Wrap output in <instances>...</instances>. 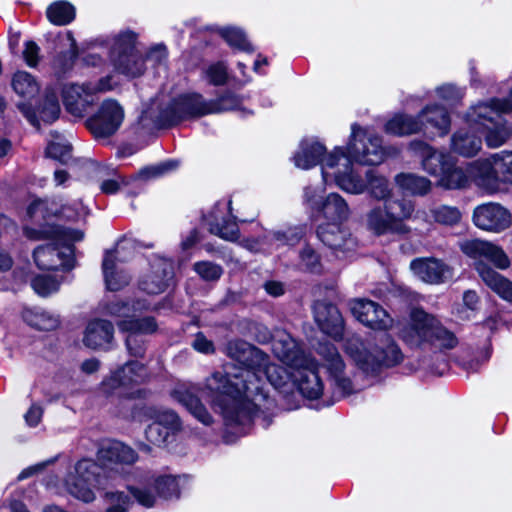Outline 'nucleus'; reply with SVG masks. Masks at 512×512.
<instances>
[{
  "instance_id": "obj_19",
  "label": "nucleus",
  "mask_w": 512,
  "mask_h": 512,
  "mask_svg": "<svg viewBox=\"0 0 512 512\" xmlns=\"http://www.w3.org/2000/svg\"><path fill=\"white\" fill-rule=\"evenodd\" d=\"M318 353L322 357L339 395L342 397L350 395L354 391L353 384L344 375L345 364L336 347L332 344L324 343L319 346Z\"/></svg>"
},
{
  "instance_id": "obj_21",
  "label": "nucleus",
  "mask_w": 512,
  "mask_h": 512,
  "mask_svg": "<svg viewBox=\"0 0 512 512\" xmlns=\"http://www.w3.org/2000/svg\"><path fill=\"white\" fill-rule=\"evenodd\" d=\"M473 222L482 230L501 232L511 225V215L500 204L486 203L474 209Z\"/></svg>"
},
{
  "instance_id": "obj_48",
  "label": "nucleus",
  "mask_w": 512,
  "mask_h": 512,
  "mask_svg": "<svg viewBox=\"0 0 512 512\" xmlns=\"http://www.w3.org/2000/svg\"><path fill=\"white\" fill-rule=\"evenodd\" d=\"M209 231L227 241H236L239 236L237 223L230 220H225L222 224L210 223Z\"/></svg>"
},
{
  "instance_id": "obj_49",
  "label": "nucleus",
  "mask_w": 512,
  "mask_h": 512,
  "mask_svg": "<svg viewBox=\"0 0 512 512\" xmlns=\"http://www.w3.org/2000/svg\"><path fill=\"white\" fill-rule=\"evenodd\" d=\"M209 102L212 104V114L231 111L241 105V99L231 92H227L217 99L209 100Z\"/></svg>"
},
{
  "instance_id": "obj_29",
  "label": "nucleus",
  "mask_w": 512,
  "mask_h": 512,
  "mask_svg": "<svg viewBox=\"0 0 512 512\" xmlns=\"http://www.w3.org/2000/svg\"><path fill=\"white\" fill-rule=\"evenodd\" d=\"M410 268L414 275L420 280L430 284H439L450 276L448 266L435 258H417L414 259Z\"/></svg>"
},
{
  "instance_id": "obj_50",
  "label": "nucleus",
  "mask_w": 512,
  "mask_h": 512,
  "mask_svg": "<svg viewBox=\"0 0 512 512\" xmlns=\"http://www.w3.org/2000/svg\"><path fill=\"white\" fill-rule=\"evenodd\" d=\"M156 489L158 495L170 499L179 496V485L176 477L162 476L156 480Z\"/></svg>"
},
{
  "instance_id": "obj_28",
  "label": "nucleus",
  "mask_w": 512,
  "mask_h": 512,
  "mask_svg": "<svg viewBox=\"0 0 512 512\" xmlns=\"http://www.w3.org/2000/svg\"><path fill=\"white\" fill-rule=\"evenodd\" d=\"M200 388L196 385L179 386L173 392L172 396L176 401L182 404L199 422L206 426L213 423V417L202 404L197 393Z\"/></svg>"
},
{
  "instance_id": "obj_6",
  "label": "nucleus",
  "mask_w": 512,
  "mask_h": 512,
  "mask_svg": "<svg viewBox=\"0 0 512 512\" xmlns=\"http://www.w3.org/2000/svg\"><path fill=\"white\" fill-rule=\"evenodd\" d=\"M504 99H493L490 103H480L470 108L466 115L468 125L478 128L484 135L486 145L489 148H498L512 137V126L508 125L501 117V106Z\"/></svg>"
},
{
  "instance_id": "obj_1",
  "label": "nucleus",
  "mask_w": 512,
  "mask_h": 512,
  "mask_svg": "<svg viewBox=\"0 0 512 512\" xmlns=\"http://www.w3.org/2000/svg\"><path fill=\"white\" fill-rule=\"evenodd\" d=\"M228 353L242 366L234 373H213L206 379L202 394L219 410L227 424L246 425L261 418L263 426L267 427L270 420L265 412L272 408L273 400L265 391L263 377L275 389L284 390L294 383L295 370L267 363L266 355L246 342L230 343Z\"/></svg>"
},
{
  "instance_id": "obj_17",
  "label": "nucleus",
  "mask_w": 512,
  "mask_h": 512,
  "mask_svg": "<svg viewBox=\"0 0 512 512\" xmlns=\"http://www.w3.org/2000/svg\"><path fill=\"white\" fill-rule=\"evenodd\" d=\"M124 120V110L120 104L112 99L105 100L98 114L88 121V127L97 138H106L113 135Z\"/></svg>"
},
{
  "instance_id": "obj_37",
  "label": "nucleus",
  "mask_w": 512,
  "mask_h": 512,
  "mask_svg": "<svg viewBox=\"0 0 512 512\" xmlns=\"http://www.w3.org/2000/svg\"><path fill=\"white\" fill-rule=\"evenodd\" d=\"M325 147L316 141L304 140L301 142L299 150L294 156L295 165L301 169H310L319 163L322 165L328 155L325 154Z\"/></svg>"
},
{
  "instance_id": "obj_64",
  "label": "nucleus",
  "mask_w": 512,
  "mask_h": 512,
  "mask_svg": "<svg viewBox=\"0 0 512 512\" xmlns=\"http://www.w3.org/2000/svg\"><path fill=\"white\" fill-rule=\"evenodd\" d=\"M112 78L110 76L104 77L100 79L97 83L88 82L94 97L96 98V94L100 92L110 91L113 88L111 84Z\"/></svg>"
},
{
  "instance_id": "obj_11",
  "label": "nucleus",
  "mask_w": 512,
  "mask_h": 512,
  "mask_svg": "<svg viewBox=\"0 0 512 512\" xmlns=\"http://www.w3.org/2000/svg\"><path fill=\"white\" fill-rule=\"evenodd\" d=\"M350 141L345 154L363 165H378L385 159V150L380 137L369 134L357 124H353Z\"/></svg>"
},
{
  "instance_id": "obj_36",
  "label": "nucleus",
  "mask_w": 512,
  "mask_h": 512,
  "mask_svg": "<svg viewBox=\"0 0 512 512\" xmlns=\"http://www.w3.org/2000/svg\"><path fill=\"white\" fill-rule=\"evenodd\" d=\"M98 458L105 465L132 464L137 460L136 452L122 442L112 441L101 447Z\"/></svg>"
},
{
  "instance_id": "obj_35",
  "label": "nucleus",
  "mask_w": 512,
  "mask_h": 512,
  "mask_svg": "<svg viewBox=\"0 0 512 512\" xmlns=\"http://www.w3.org/2000/svg\"><path fill=\"white\" fill-rule=\"evenodd\" d=\"M476 130L478 128L469 125L468 129L457 131L451 138V149L463 157L477 155L482 148V138L476 135Z\"/></svg>"
},
{
  "instance_id": "obj_22",
  "label": "nucleus",
  "mask_w": 512,
  "mask_h": 512,
  "mask_svg": "<svg viewBox=\"0 0 512 512\" xmlns=\"http://www.w3.org/2000/svg\"><path fill=\"white\" fill-rule=\"evenodd\" d=\"M172 263L159 259L154 261L149 270L139 280V288L148 294H160L164 292L173 279Z\"/></svg>"
},
{
  "instance_id": "obj_7",
  "label": "nucleus",
  "mask_w": 512,
  "mask_h": 512,
  "mask_svg": "<svg viewBox=\"0 0 512 512\" xmlns=\"http://www.w3.org/2000/svg\"><path fill=\"white\" fill-rule=\"evenodd\" d=\"M400 336L411 346H419L424 342H429L442 349H452L458 343L453 332L422 309L412 310L410 321L401 329Z\"/></svg>"
},
{
  "instance_id": "obj_24",
  "label": "nucleus",
  "mask_w": 512,
  "mask_h": 512,
  "mask_svg": "<svg viewBox=\"0 0 512 512\" xmlns=\"http://www.w3.org/2000/svg\"><path fill=\"white\" fill-rule=\"evenodd\" d=\"M62 100L71 115L83 117L96 99L88 83H68L62 88Z\"/></svg>"
},
{
  "instance_id": "obj_47",
  "label": "nucleus",
  "mask_w": 512,
  "mask_h": 512,
  "mask_svg": "<svg viewBox=\"0 0 512 512\" xmlns=\"http://www.w3.org/2000/svg\"><path fill=\"white\" fill-rule=\"evenodd\" d=\"M220 35L232 47L243 51H251L252 47L247 41L244 32L241 29L227 27L220 30Z\"/></svg>"
},
{
  "instance_id": "obj_23",
  "label": "nucleus",
  "mask_w": 512,
  "mask_h": 512,
  "mask_svg": "<svg viewBox=\"0 0 512 512\" xmlns=\"http://www.w3.org/2000/svg\"><path fill=\"white\" fill-rule=\"evenodd\" d=\"M131 496H134L139 504L148 508L154 505L156 499L147 489L129 487L128 492L106 491L103 495L107 505L106 512H127L132 504Z\"/></svg>"
},
{
  "instance_id": "obj_61",
  "label": "nucleus",
  "mask_w": 512,
  "mask_h": 512,
  "mask_svg": "<svg viewBox=\"0 0 512 512\" xmlns=\"http://www.w3.org/2000/svg\"><path fill=\"white\" fill-rule=\"evenodd\" d=\"M321 198L319 196V191L317 188L312 186H307L304 189V202L313 210L316 211L317 206L320 204Z\"/></svg>"
},
{
  "instance_id": "obj_52",
  "label": "nucleus",
  "mask_w": 512,
  "mask_h": 512,
  "mask_svg": "<svg viewBox=\"0 0 512 512\" xmlns=\"http://www.w3.org/2000/svg\"><path fill=\"white\" fill-rule=\"evenodd\" d=\"M194 270L205 281L218 280L223 272L221 266L209 261L196 262Z\"/></svg>"
},
{
  "instance_id": "obj_27",
  "label": "nucleus",
  "mask_w": 512,
  "mask_h": 512,
  "mask_svg": "<svg viewBox=\"0 0 512 512\" xmlns=\"http://www.w3.org/2000/svg\"><path fill=\"white\" fill-rule=\"evenodd\" d=\"M313 310L315 321L323 333L334 339L342 337L343 319L335 305L317 302L314 304Z\"/></svg>"
},
{
  "instance_id": "obj_9",
  "label": "nucleus",
  "mask_w": 512,
  "mask_h": 512,
  "mask_svg": "<svg viewBox=\"0 0 512 512\" xmlns=\"http://www.w3.org/2000/svg\"><path fill=\"white\" fill-rule=\"evenodd\" d=\"M413 212L414 204L410 200L385 201L383 206H376L367 213V227L376 235L407 234L410 228L405 221Z\"/></svg>"
},
{
  "instance_id": "obj_20",
  "label": "nucleus",
  "mask_w": 512,
  "mask_h": 512,
  "mask_svg": "<svg viewBox=\"0 0 512 512\" xmlns=\"http://www.w3.org/2000/svg\"><path fill=\"white\" fill-rule=\"evenodd\" d=\"M353 316L364 325L374 330H387L393 320L386 310L376 302L366 299H355L350 302Z\"/></svg>"
},
{
  "instance_id": "obj_56",
  "label": "nucleus",
  "mask_w": 512,
  "mask_h": 512,
  "mask_svg": "<svg viewBox=\"0 0 512 512\" xmlns=\"http://www.w3.org/2000/svg\"><path fill=\"white\" fill-rule=\"evenodd\" d=\"M302 265L311 272H317L320 267L318 254L310 246H305L300 252Z\"/></svg>"
},
{
  "instance_id": "obj_58",
  "label": "nucleus",
  "mask_w": 512,
  "mask_h": 512,
  "mask_svg": "<svg viewBox=\"0 0 512 512\" xmlns=\"http://www.w3.org/2000/svg\"><path fill=\"white\" fill-rule=\"evenodd\" d=\"M39 46L33 42L28 41L25 43V48L23 50V57L26 64L30 67H35L39 62Z\"/></svg>"
},
{
  "instance_id": "obj_34",
  "label": "nucleus",
  "mask_w": 512,
  "mask_h": 512,
  "mask_svg": "<svg viewBox=\"0 0 512 512\" xmlns=\"http://www.w3.org/2000/svg\"><path fill=\"white\" fill-rule=\"evenodd\" d=\"M315 212L327 222H344L350 215L347 202L338 193H330L323 198Z\"/></svg>"
},
{
  "instance_id": "obj_5",
  "label": "nucleus",
  "mask_w": 512,
  "mask_h": 512,
  "mask_svg": "<svg viewBox=\"0 0 512 512\" xmlns=\"http://www.w3.org/2000/svg\"><path fill=\"white\" fill-rule=\"evenodd\" d=\"M346 352L365 373H376L381 368L392 367L402 362L403 354L396 342L382 335L374 343L364 346L358 338L347 341Z\"/></svg>"
},
{
  "instance_id": "obj_30",
  "label": "nucleus",
  "mask_w": 512,
  "mask_h": 512,
  "mask_svg": "<svg viewBox=\"0 0 512 512\" xmlns=\"http://www.w3.org/2000/svg\"><path fill=\"white\" fill-rule=\"evenodd\" d=\"M343 222H326L318 227L319 239L334 250H351L355 246L350 233L342 227Z\"/></svg>"
},
{
  "instance_id": "obj_13",
  "label": "nucleus",
  "mask_w": 512,
  "mask_h": 512,
  "mask_svg": "<svg viewBox=\"0 0 512 512\" xmlns=\"http://www.w3.org/2000/svg\"><path fill=\"white\" fill-rule=\"evenodd\" d=\"M147 309L144 302L137 301L133 304L124 301H115L107 305V313L123 318L118 322V327L122 331L130 334H148L153 333L157 329V324L152 317L138 318L137 312Z\"/></svg>"
},
{
  "instance_id": "obj_63",
  "label": "nucleus",
  "mask_w": 512,
  "mask_h": 512,
  "mask_svg": "<svg viewBox=\"0 0 512 512\" xmlns=\"http://www.w3.org/2000/svg\"><path fill=\"white\" fill-rule=\"evenodd\" d=\"M42 414L43 409L40 406L33 404L25 414V420L28 425L36 426L40 422Z\"/></svg>"
},
{
  "instance_id": "obj_39",
  "label": "nucleus",
  "mask_w": 512,
  "mask_h": 512,
  "mask_svg": "<svg viewBox=\"0 0 512 512\" xmlns=\"http://www.w3.org/2000/svg\"><path fill=\"white\" fill-rule=\"evenodd\" d=\"M423 125L424 122H419L418 116L398 114L386 123L385 131L389 134L404 136L421 132Z\"/></svg>"
},
{
  "instance_id": "obj_60",
  "label": "nucleus",
  "mask_w": 512,
  "mask_h": 512,
  "mask_svg": "<svg viewBox=\"0 0 512 512\" xmlns=\"http://www.w3.org/2000/svg\"><path fill=\"white\" fill-rule=\"evenodd\" d=\"M192 347L196 351H198L200 353H204V354H210V353L214 352L213 342L208 340L205 337V335L201 332H199L195 335V338L192 342Z\"/></svg>"
},
{
  "instance_id": "obj_8",
  "label": "nucleus",
  "mask_w": 512,
  "mask_h": 512,
  "mask_svg": "<svg viewBox=\"0 0 512 512\" xmlns=\"http://www.w3.org/2000/svg\"><path fill=\"white\" fill-rule=\"evenodd\" d=\"M475 184L488 193H496L502 184L512 185V151H501L469 164Z\"/></svg>"
},
{
  "instance_id": "obj_41",
  "label": "nucleus",
  "mask_w": 512,
  "mask_h": 512,
  "mask_svg": "<svg viewBox=\"0 0 512 512\" xmlns=\"http://www.w3.org/2000/svg\"><path fill=\"white\" fill-rule=\"evenodd\" d=\"M14 91L21 97L28 100L38 95L40 87L35 78L25 71H18L12 79Z\"/></svg>"
},
{
  "instance_id": "obj_38",
  "label": "nucleus",
  "mask_w": 512,
  "mask_h": 512,
  "mask_svg": "<svg viewBox=\"0 0 512 512\" xmlns=\"http://www.w3.org/2000/svg\"><path fill=\"white\" fill-rule=\"evenodd\" d=\"M366 191L369 195L379 201H392V187L389 180L379 172L370 169L365 174Z\"/></svg>"
},
{
  "instance_id": "obj_46",
  "label": "nucleus",
  "mask_w": 512,
  "mask_h": 512,
  "mask_svg": "<svg viewBox=\"0 0 512 512\" xmlns=\"http://www.w3.org/2000/svg\"><path fill=\"white\" fill-rule=\"evenodd\" d=\"M25 317L30 325L39 330H52L58 326L57 317L43 310L28 313Z\"/></svg>"
},
{
  "instance_id": "obj_53",
  "label": "nucleus",
  "mask_w": 512,
  "mask_h": 512,
  "mask_svg": "<svg viewBox=\"0 0 512 512\" xmlns=\"http://www.w3.org/2000/svg\"><path fill=\"white\" fill-rule=\"evenodd\" d=\"M60 113V105L54 93L47 94L43 107L40 111V117L45 122H53Z\"/></svg>"
},
{
  "instance_id": "obj_42",
  "label": "nucleus",
  "mask_w": 512,
  "mask_h": 512,
  "mask_svg": "<svg viewBox=\"0 0 512 512\" xmlns=\"http://www.w3.org/2000/svg\"><path fill=\"white\" fill-rule=\"evenodd\" d=\"M430 215L435 223L454 227L462 220V212L456 206L439 205L430 209Z\"/></svg>"
},
{
  "instance_id": "obj_54",
  "label": "nucleus",
  "mask_w": 512,
  "mask_h": 512,
  "mask_svg": "<svg viewBox=\"0 0 512 512\" xmlns=\"http://www.w3.org/2000/svg\"><path fill=\"white\" fill-rule=\"evenodd\" d=\"M170 432L165 426L152 422L145 430L146 439L155 446H161L166 443Z\"/></svg>"
},
{
  "instance_id": "obj_10",
  "label": "nucleus",
  "mask_w": 512,
  "mask_h": 512,
  "mask_svg": "<svg viewBox=\"0 0 512 512\" xmlns=\"http://www.w3.org/2000/svg\"><path fill=\"white\" fill-rule=\"evenodd\" d=\"M351 162L344 148H335L325 159L322 177L326 184L334 182L341 190L359 195L366 191L365 179L354 171Z\"/></svg>"
},
{
  "instance_id": "obj_43",
  "label": "nucleus",
  "mask_w": 512,
  "mask_h": 512,
  "mask_svg": "<svg viewBox=\"0 0 512 512\" xmlns=\"http://www.w3.org/2000/svg\"><path fill=\"white\" fill-rule=\"evenodd\" d=\"M47 17L53 24L66 25L75 18V8L65 1L55 2L48 7Z\"/></svg>"
},
{
  "instance_id": "obj_32",
  "label": "nucleus",
  "mask_w": 512,
  "mask_h": 512,
  "mask_svg": "<svg viewBox=\"0 0 512 512\" xmlns=\"http://www.w3.org/2000/svg\"><path fill=\"white\" fill-rule=\"evenodd\" d=\"M114 328L107 320H94L85 330L84 344L92 349H106L113 339Z\"/></svg>"
},
{
  "instance_id": "obj_2",
  "label": "nucleus",
  "mask_w": 512,
  "mask_h": 512,
  "mask_svg": "<svg viewBox=\"0 0 512 512\" xmlns=\"http://www.w3.org/2000/svg\"><path fill=\"white\" fill-rule=\"evenodd\" d=\"M462 251L474 259L476 270L482 281L501 299L512 303V281L485 264L481 259L485 258L498 269L505 270L510 266V260L506 253L497 245L482 241L469 240L462 244Z\"/></svg>"
},
{
  "instance_id": "obj_40",
  "label": "nucleus",
  "mask_w": 512,
  "mask_h": 512,
  "mask_svg": "<svg viewBox=\"0 0 512 512\" xmlns=\"http://www.w3.org/2000/svg\"><path fill=\"white\" fill-rule=\"evenodd\" d=\"M397 186L412 195L423 196L431 190V181L426 177L412 173H400L395 177Z\"/></svg>"
},
{
  "instance_id": "obj_45",
  "label": "nucleus",
  "mask_w": 512,
  "mask_h": 512,
  "mask_svg": "<svg viewBox=\"0 0 512 512\" xmlns=\"http://www.w3.org/2000/svg\"><path fill=\"white\" fill-rule=\"evenodd\" d=\"M178 166L179 162L177 160H166L164 162L143 168L140 170L139 176L145 180L159 178L171 171L176 170Z\"/></svg>"
},
{
  "instance_id": "obj_33",
  "label": "nucleus",
  "mask_w": 512,
  "mask_h": 512,
  "mask_svg": "<svg viewBox=\"0 0 512 512\" xmlns=\"http://www.w3.org/2000/svg\"><path fill=\"white\" fill-rule=\"evenodd\" d=\"M419 122H424L423 130H431L432 133H438L443 136L450 130L451 120L448 112L441 106H426L418 114Z\"/></svg>"
},
{
  "instance_id": "obj_57",
  "label": "nucleus",
  "mask_w": 512,
  "mask_h": 512,
  "mask_svg": "<svg viewBox=\"0 0 512 512\" xmlns=\"http://www.w3.org/2000/svg\"><path fill=\"white\" fill-rule=\"evenodd\" d=\"M437 93L440 98L446 100L447 102L453 104L459 101L463 93L460 89L456 88L451 84L443 85L437 89Z\"/></svg>"
},
{
  "instance_id": "obj_16",
  "label": "nucleus",
  "mask_w": 512,
  "mask_h": 512,
  "mask_svg": "<svg viewBox=\"0 0 512 512\" xmlns=\"http://www.w3.org/2000/svg\"><path fill=\"white\" fill-rule=\"evenodd\" d=\"M211 103L197 93L184 94L174 99L160 122L174 124L178 121L212 114Z\"/></svg>"
},
{
  "instance_id": "obj_59",
  "label": "nucleus",
  "mask_w": 512,
  "mask_h": 512,
  "mask_svg": "<svg viewBox=\"0 0 512 512\" xmlns=\"http://www.w3.org/2000/svg\"><path fill=\"white\" fill-rule=\"evenodd\" d=\"M126 346L132 356L142 357L145 353V347L139 335L129 334L126 338Z\"/></svg>"
},
{
  "instance_id": "obj_12",
  "label": "nucleus",
  "mask_w": 512,
  "mask_h": 512,
  "mask_svg": "<svg viewBox=\"0 0 512 512\" xmlns=\"http://www.w3.org/2000/svg\"><path fill=\"white\" fill-rule=\"evenodd\" d=\"M136 34L128 31L118 35L111 50V61L115 70L128 77H138L144 73L142 56L135 49Z\"/></svg>"
},
{
  "instance_id": "obj_15",
  "label": "nucleus",
  "mask_w": 512,
  "mask_h": 512,
  "mask_svg": "<svg viewBox=\"0 0 512 512\" xmlns=\"http://www.w3.org/2000/svg\"><path fill=\"white\" fill-rule=\"evenodd\" d=\"M100 467L92 460L83 459L77 462L74 471L65 480L67 491L75 498L84 502L95 499L93 488L98 484Z\"/></svg>"
},
{
  "instance_id": "obj_14",
  "label": "nucleus",
  "mask_w": 512,
  "mask_h": 512,
  "mask_svg": "<svg viewBox=\"0 0 512 512\" xmlns=\"http://www.w3.org/2000/svg\"><path fill=\"white\" fill-rule=\"evenodd\" d=\"M149 378L146 367L136 361L128 362L102 382L107 394L117 393L128 398L140 397V390L128 391L133 385L145 382Z\"/></svg>"
},
{
  "instance_id": "obj_3",
  "label": "nucleus",
  "mask_w": 512,
  "mask_h": 512,
  "mask_svg": "<svg viewBox=\"0 0 512 512\" xmlns=\"http://www.w3.org/2000/svg\"><path fill=\"white\" fill-rule=\"evenodd\" d=\"M24 233L32 240L53 239L57 244L65 246L67 252L61 251L55 245L39 246L34 250L35 263L43 270L71 269L72 250L70 244L84 238V233L80 230L59 226H48L41 230L25 228Z\"/></svg>"
},
{
  "instance_id": "obj_51",
  "label": "nucleus",
  "mask_w": 512,
  "mask_h": 512,
  "mask_svg": "<svg viewBox=\"0 0 512 512\" xmlns=\"http://www.w3.org/2000/svg\"><path fill=\"white\" fill-rule=\"evenodd\" d=\"M32 288L38 295L45 297L59 289V282L54 277L36 276L32 280Z\"/></svg>"
},
{
  "instance_id": "obj_62",
  "label": "nucleus",
  "mask_w": 512,
  "mask_h": 512,
  "mask_svg": "<svg viewBox=\"0 0 512 512\" xmlns=\"http://www.w3.org/2000/svg\"><path fill=\"white\" fill-rule=\"evenodd\" d=\"M166 58L167 49L163 44H157L153 46L147 54V59L156 64H161L163 61L166 60Z\"/></svg>"
},
{
  "instance_id": "obj_55",
  "label": "nucleus",
  "mask_w": 512,
  "mask_h": 512,
  "mask_svg": "<svg viewBox=\"0 0 512 512\" xmlns=\"http://www.w3.org/2000/svg\"><path fill=\"white\" fill-rule=\"evenodd\" d=\"M72 147L68 143L51 142L47 149L46 154L62 163H67L71 159Z\"/></svg>"
},
{
  "instance_id": "obj_26",
  "label": "nucleus",
  "mask_w": 512,
  "mask_h": 512,
  "mask_svg": "<svg viewBox=\"0 0 512 512\" xmlns=\"http://www.w3.org/2000/svg\"><path fill=\"white\" fill-rule=\"evenodd\" d=\"M294 383L297 384L303 396L309 399H317L323 393V383L318 374L317 363L311 358L295 368Z\"/></svg>"
},
{
  "instance_id": "obj_18",
  "label": "nucleus",
  "mask_w": 512,
  "mask_h": 512,
  "mask_svg": "<svg viewBox=\"0 0 512 512\" xmlns=\"http://www.w3.org/2000/svg\"><path fill=\"white\" fill-rule=\"evenodd\" d=\"M128 240H121L117 243L114 251L107 252L102 262V270L106 287L110 291H118L129 284L130 276L117 268V262H124L126 257L124 251L131 248Z\"/></svg>"
},
{
  "instance_id": "obj_44",
  "label": "nucleus",
  "mask_w": 512,
  "mask_h": 512,
  "mask_svg": "<svg viewBox=\"0 0 512 512\" xmlns=\"http://www.w3.org/2000/svg\"><path fill=\"white\" fill-rule=\"evenodd\" d=\"M202 77L211 85H224L228 79L227 66L223 62L210 64L203 69Z\"/></svg>"
},
{
  "instance_id": "obj_4",
  "label": "nucleus",
  "mask_w": 512,
  "mask_h": 512,
  "mask_svg": "<svg viewBox=\"0 0 512 512\" xmlns=\"http://www.w3.org/2000/svg\"><path fill=\"white\" fill-rule=\"evenodd\" d=\"M410 148L421 155L423 169L438 178L437 185L447 190L467 188L470 179L469 166L465 171L456 165L455 159L446 153L438 152L422 141H412Z\"/></svg>"
},
{
  "instance_id": "obj_25",
  "label": "nucleus",
  "mask_w": 512,
  "mask_h": 512,
  "mask_svg": "<svg viewBox=\"0 0 512 512\" xmlns=\"http://www.w3.org/2000/svg\"><path fill=\"white\" fill-rule=\"evenodd\" d=\"M272 349L275 356L291 370L305 365L311 357L307 356L294 338L287 333H279L273 340Z\"/></svg>"
},
{
  "instance_id": "obj_31",
  "label": "nucleus",
  "mask_w": 512,
  "mask_h": 512,
  "mask_svg": "<svg viewBox=\"0 0 512 512\" xmlns=\"http://www.w3.org/2000/svg\"><path fill=\"white\" fill-rule=\"evenodd\" d=\"M132 418L139 421L152 420L168 428L170 433L181 427L180 418L174 411L156 406H143L132 413Z\"/></svg>"
}]
</instances>
